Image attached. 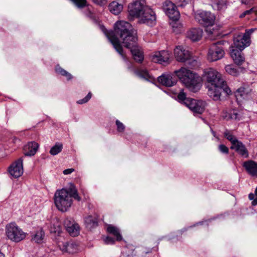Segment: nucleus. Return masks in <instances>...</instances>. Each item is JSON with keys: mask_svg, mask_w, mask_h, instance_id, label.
<instances>
[{"mask_svg": "<svg viewBox=\"0 0 257 257\" xmlns=\"http://www.w3.org/2000/svg\"><path fill=\"white\" fill-rule=\"evenodd\" d=\"M44 236V231L42 229H40L36 231L35 234L33 236L32 239L37 243H41L43 241Z\"/></svg>", "mask_w": 257, "mask_h": 257, "instance_id": "29", "label": "nucleus"}, {"mask_svg": "<svg viewBox=\"0 0 257 257\" xmlns=\"http://www.w3.org/2000/svg\"><path fill=\"white\" fill-rule=\"evenodd\" d=\"M202 33V30L199 28H192L187 32L186 35L187 38L195 42L201 39Z\"/></svg>", "mask_w": 257, "mask_h": 257, "instance_id": "20", "label": "nucleus"}, {"mask_svg": "<svg viewBox=\"0 0 257 257\" xmlns=\"http://www.w3.org/2000/svg\"><path fill=\"white\" fill-rule=\"evenodd\" d=\"M174 73L190 91L196 92L200 90L201 78L196 73L183 67L175 71Z\"/></svg>", "mask_w": 257, "mask_h": 257, "instance_id": "4", "label": "nucleus"}, {"mask_svg": "<svg viewBox=\"0 0 257 257\" xmlns=\"http://www.w3.org/2000/svg\"><path fill=\"white\" fill-rule=\"evenodd\" d=\"M135 73L139 77L147 80H150L151 76L148 71L145 69H139L135 71Z\"/></svg>", "mask_w": 257, "mask_h": 257, "instance_id": "31", "label": "nucleus"}, {"mask_svg": "<svg viewBox=\"0 0 257 257\" xmlns=\"http://www.w3.org/2000/svg\"><path fill=\"white\" fill-rule=\"evenodd\" d=\"M70 230H71L72 231L74 232V233H72L71 232H68L71 236H76L79 234L80 227L78 224L71 227Z\"/></svg>", "mask_w": 257, "mask_h": 257, "instance_id": "40", "label": "nucleus"}, {"mask_svg": "<svg viewBox=\"0 0 257 257\" xmlns=\"http://www.w3.org/2000/svg\"><path fill=\"white\" fill-rule=\"evenodd\" d=\"M248 174L253 177H257V163L253 161L244 162L243 164Z\"/></svg>", "mask_w": 257, "mask_h": 257, "instance_id": "21", "label": "nucleus"}, {"mask_svg": "<svg viewBox=\"0 0 257 257\" xmlns=\"http://www.w3.org/2000/svg\"><path fill=\"white\" fill-rule=\"evenodd\" d=\"M162 8L165 14L172 21H178L180 18V13L176 5L170 1H166L163 4Z\"/></svg>", "mask_w": 257, "mask_h": 257, "instance_id": "11", "label": "nucleus"}, {"mask_svg": "<svg viewBox=\"0 0 257 257\" xmlns=\"http://www.w3.org/2000/svg\"><path fill=\"white\" fill-rule=\"evenodd\" d=\"M214 9L218 11L224 10L227 8V0H211Z\"/></svg>", "mask_w": 257, "mask_h": 257, "instance_id": "26", "label": "nucleus"}, {"mask_svg": "<svg viewBox=\"0 0 257 257\" xmlns=\"http://www.w3.org/2000/svg\"><path fill=\"white\" fill-rule=\"evenodd\" d=\"M174 55L178 61L186 62L191 68H194L197 66V61L192 57L190 52L182 46H177L174 49Z\"/></svg>", "mask_w": 257, "mask_h": 257, "instance_id": "6", "label": "nucleus"}, {"mask_svg": "<svg viewBox=\"0 0 257 257\" xmlns=\"http://www.w3.org/2000/svg\"><path fill=\"white\" fill-rule=\"evenodd\" d=\"M74 171V169L73 168L67 169L64 170L63 173L65 175H68V174H71Z\"/></svg>", "mask_w": 257, "mask_h": 257, "instance_id": "49", "label": "nucleus"}, {"mask_svg": "<svg viewBox=\"0 0 257 257\" xmlns=\"http://www.w3.org/2000/svg\"><path fill=\"white\" fill-rule=\"evenodd\" d=\"M251 204L253 206H255V205H257V197L255 198V199H254L252 202H251Z\"/></svg>", "mask_w": 257, "mask_h": 257, "instance_id": "52", "label": "nucleus"}, {"mask_svg": "<svg viewBox=\"0 0 257 257\" xmlns=\"http://www.w3.org/2000/svg\"><path fill=\"white\" fill-rule=\"evenodd\" d=\"M128 43H130V46L125 47L130 49L135 61L138 62H142L144 59V57L142 52L137 45V41H136L134 43H133V44H131V41Z\"/></svg>", "mask_w": 257, "mask_h": 257, "instance_id": "18", "label": "nucleus"}, {"mask_svg": "<svg viewBox=\"0 0 257 257\" xmlns=\"http://www.w3.org/2000/svg\"><path fill=\"white\" fill-rule=\"evenodd\" d=\"M254 194H255V195L257 196V187H256V188L255 189Z\"/></svg>", "mask_w": 257, "mask_h": 257, "instance_id": "55", "label": "nucleus"}, {"mask_svg": "<svg viewBox=\"0 0 257 257\" xmlns=\"http://www.w3.org/2000/svg\"><path fill=\"white\" fill-rule=\"evenodd\" d=\"M252 11V9L246 10L244 11L242 14H241L240 16V18L244 17L246 15L249 14Z\"/></svg>", "mask_w": 257, "mask_h": 257, "instance_id": "50", "label": "nucleus"}, {"mask_svg": "<svg viewBox=\"0 0 257 257\" xmlns=\"http://www.w3.org/2000/svg\"><path fill=\"white\" fill-rule=\"evenodd\" d=\"M158 82L167 87H171L174 85L177 80L170 75H162L158 78Z\"/></svg>", "mask_w": 257, "mask_h": 257, "instance_id": "22", "label": "nucleus"}, {"mask_svg": "<svg viewBox=\"0 0 257 257\" xmlns=\"http://www.w3.org/2000/svg\"><path fill=\"white\" fill-rule=\"evenodd\" d=\"M170 53L168 51H157L152 55V61L162 65H167L170 63Z\"/></svg>", "mask_w": 257, "mask_h": 257, "instance_id": "13", "label": "nucleus"}, {"mask_svg": "<svg viewBox=\"0 0 257 257\" xmlns=\"http://www.w3.org/2000/svg\"><path fill=\"white\" fill-rule=\"evenodd\" d=\"M39 148V145L35 141L29 142L24 147L25 156H33L36 154Z\"/></svg>", "mask_w": 257, "mask_h": 257, "instance_id": "19", "label": "nucleus"}, {"mask_svg": "<svg viewBox=\"0 0 257 257\" xmlns=\"http://www.w3.org/2000/svg\"><path fill=\"white\" fill-rule=\"evenodd\" d=\"M212 133L213 134V135L215 137V133L214 132V131H212Z\"/></svg>", "mask_w": 257, "mask_h": 257, "instance_id": "56", "label": "nucleus"}, {"mask_svg": "<svg viewBox=\"0 0 257 257\" xmlns=\"http://www.w3.org/2000/svg\"><path fill=\"white\" fill-rule=\"evenodd\" d=\"M218 150L221 153L225 154H228L229 152L228 148L222 144L219 145Z\"/></svg>", "mask_w": 257, "mask_h": 257, "instance_id": "43", "label": "nucleus"}, {"mask_svg": "<svg viewBox=\"0 0 257 257\" xmlns=\"http://www.w3.org/2000/svg\"><path fill=\"white\" fill-rule=\"evenodd\" d=\"M62 144L60 143H56L50 150V154L53 156L56 155L62 151Z\"/></svg>", "mask_w": 257, "mask_h": 257, "instance_id": "33", "label": "nucleus"}, {"mask_svg": "<svg viewBox=\"0 0 257 257\" xmlns=\"http://www.w3.org/2000/svg\"><path fill=\"white\" fill-rule=\"evenodd\" d=\"M230 56L234 63L237 65H241L244 61V57L242 56L241 51L234 48H231Z\"/></svg>", "mask_w": 257, "mask_h": 257, "instance_id": "24", "label": "nucleus"}, {"mask_svg": "<svg viewBox=\"0 0 257 257\" xmlns=\"http://www.w3.org/2000/svg\"><path fill=\"white\" fill-rule=\"evenodd\" d=\"M58 246L60 250L63 252L74 253L76 252L78 250V245L75 242L72 241L69 242H60Z\"/></svg>", "mask_w": 257, "mask_h": 257, "instance_id": "16", "label": "nucleus"}, {"mask_svg": "<svg viewBox=\"0 0 257 257\" xmlns=\"http://www.w3.org/2000/svg\"><path fill=\"white\" fill-rule=\"evenodd\" d=\"M108 9L110 13L113 15H117L122 11L123 6L116 1H113L109 4Z\"/></svg>", "mask_w": 257, "mask_h": 257, "instance_id": "25", "label": "nucleus"}, {"mask_svg": "<svg viewBox=\"0 0 257 257\" xmlns=\"http://www.w3.org/2000/svg\"><path fill=\"white\" fill-rule=\"evenodd\" d=\"M139 22L140 23L146 24L150 26H153L156 24V17L153 10L146 7L142 14Z\"/></svg>", "mask_w": 257, "mask_h": 257, "instance_id": "12", "label": "nucleus"}, {"mask_svg": "<svg viewBox=\"0 0 257 257\" xmlns=\"http://www.w3.org/2000/svg\"><path fill=\"white\" fill-rule=\"evenodd\" d=\"M86 15L87 16L90 17V18H92V13H91V12L90 11V10H88V12L86 14Z\"/></svg>", "mask_w": 257, "mask_h": 257, "instance_id": "53", "label": "nucleus"}, {"mask_svg": "<svg viewBox=\"0 0 257 257\" xmlns=\"http://www.w3.org/2000/svg\"><path fill=\"white\" fill-rule=\"evenodd\" d=\"M115 124L117 126V131L118 132L122 133L124 132L125 130V126L122 122H121L118 120H116L115 121Z\"/></svg>", "mask_w": 257, "mask_h": 257, "instance_id": "41", "label": "nucleus"}, {"mask_svg": "<svg viewBox=\"0 0 257 257\" xmlns=\"http://www.w3.org/2000/svg\"><path fill=\"white\" fill-rule=\"evenodd\" d=\"M177 99L179 102L184 104L194 114H201L203 113L206 106L205 101L187 97L183 90L178 93Z\"/></svg>", "mask_w": 257, "mask_h": 257, "instance_id": "5", "label": "nucleus"}, {"mask_svg": "<svg viewBox=\"0 0 257 257\" xmlns=\"http://www.w3.org/2000/svg\"><path fill=\"white\" fill-rule=\"evenodd\" d=\"M256 29L255 28H252L249 30H246V32L244 34H242L243 36H245V38L246 39H250V35L255 31Z\"/></svg>", "mask_w": 257, "mask_h": 257, "instance_id": "47", "label": "nucleus"}, {"mask_svg": "<svg viewBox=\"0 0 257 257\" xmlns=\"http://www.w3.org/2000/svg\"><path fill=\"white\" fill-rule=\"evenodd\" d=\"M72 198L80 201L81 200L75 186L70 183L67 189H62L55 194L54 201L57 208L62 212L66 211L72 203Z\"/></svg>", "mask_w": 257, "mask_h": 257, "instance_id": "3", "label": "nucleus"}, {"mask_svg": "<svg viewBox=\"0 0 257 257\" xmlns=\"http://www.w3.org/2000/svg\"><path fill=\"white\" fill-rule=\"evenodd\" d=\"M84 223L87 228L91 229L97 226V219L92 216H88L84 219Z\"/></svg>", "mask_w": 257, "mask_h": 257, "instance_id": "28", "label": "nucleus"}, {"mask_svg": "<svg viewBox=\"0 0 257 257\" xmlns=\"http://www.w3.org/2000/svg\"><path fill=\"white\" fill-rule=\"evenodd\" d=\"M254 195L255 194H253V193H250L248 195V198L249 199V200H253L254 198Z\"/></svg>", "mask_w": 257, "mask_h": 257, "instance_id": "51", "label": "nucleus"}, {"mask_svg": "<svg viewBox=\"0 0 257 257\" xmlns=\"http://www.w3.org/2000/svg\"><path fill=\"white\" fill-rule=\"evenodd\" d=\"M92 94L91 92H89L87 96L83 99H80L77 101V103L80 104H82L87 102L89 99L91 98Z\"/></svg>", "mask_w": 257, "mask_h": 257, "instance_id": "42", "label": "nucleus"}, {"mask_svg": "<svg viewBox=\"0 0 257 257\" xmlns=\"http://www.w3.org/2000/svg\"><path fill=\"white\" fill-rule=\"evenodd\" d=\"M107 231L109 233L115 236L116 240L120 241L122 240V238L120 233L119 229L117 227L109 225L107 227Z\"/></svg>", "mask_w": 257, "mask_h": 257, "instance_id": "27", "label": "nucleus"}, {"mask_svg": "<svg viewBox=\"0 0 257 257\" xmlns=\"http://www.w3.org/2000/svg\"><path fill=\"white\" fill-rule=\"evenodd\" d=\"M0 257H5V254L0 251Z\"/></svg>", "mask_w": 257, "mask_h": 257, "instance_id": "54", "label": "nucleus"}, {"mask_svg": "<svg viewBox=\"0 0 257 257\" xmlns=\"http://www.w3.org/2000/svg\"><path fill=\"white\" fill-rule=\"evenodd\" d=\"M231 149L235 150L241 156L247 158L248 156L247 150L245 146L240 141H238L230 147Z\"/></svg>", "mask_w": 257, "mask_h": 257, "instance_id": "23", "label": "nucleus"}, {"mask_svg": "<svg viewBox=\"0 0 257 257\" xmlns=\"http://www.w3.org/2000/svg\"><path fill=\"white\" fill-rule=\"evenodd\" d=\"M93 3L101 7L104 6L107 4V0H92Z\"/></svg>", "mask_w": 257, "mask_h": 257, "instance_id": "44", "label": "nucleus"}, {"mask_svg": "<svg viewBox=\"0 0 257 257\" xmlns=\"http://www.w3.org/2000/svg\"><path fill=\"white\" fill-rule=\"evenodd\" d=\"M6 233L9 239L15 242H19L24 240L27 235L26 233L14 222L7 225Z\"/></svg>", "mask_w": 257, "mask_h": 257, "instance_id": "7", "label": "nucleus"}, {"mask_svg": "<svg viewBox=\"0 0 257 257\" xmlns=\"http://www.w3.org/2000/svg\"><path fill=\"white\" fill-rule=\"evenodd\" d=\"M55 71L57 73L63 76H65L68 80H70L72 78V76L70 73L63 69L58 65L56 66Z\"/></svg>", "mask_w": 257, "mask_h": 257, "instance_id": "32", "label": "nucleus"}, {"mask_svg": "<svg viewBox=\"0 0 257 257\" xmlns=\"http://www.w3.org/2000/svg\"><path fill=\"white\" fill-rule=\"evenodd\" d=\"M225 43L224 41H219L210 46L207 53V60L209 61H216L224 57L225 52L222 45Z\"/></svg>", "mask_w": 257, "mask_h": 257, "instance_id": "8", "label": "nucleus"}, {"mask_svg": "<svg viewBox=\"0 0 257 257\" xmlns=\"http://www.w3.org/2000/svg\"><path fill=\"white\" fill-rule=\"evenodd\" d=\"M225 70L229 74L237 76L239 74L240 69H238L232 65H228L225 66Z\"/></svg>", "mask_w": 257, "mask_h": 257, "instance_id": "30", "label": "nucleus"}, {"mask_svg": "<svg viewBox=\"0 0 257 257\" xmlns=\"http://www.w3.org/2000/svg\"><path fill=\"white\" fill-rule=\"evenodd\" d=\"M128 43H130V46L125 47L130 49L135 61L138 62H142L144 59V57L142 52L137 45V41H136L134 43H133V44H131V41Z\"/></svg>", "mask_w": 257, "mask_h": 257, "instance_id": "17", "label": "nucleus"}, {"mask_svg": "<svg viewBox=\"0 0 257 257\" xmlns=\"http://www.w3.org/2000/svg\"><path fill=\"white\" fill-rule=\"evenodd\" d=\"M256 29L255 28H252L249 30H246V32L244 34H242L243 36H245V38L246 39H250V35L255 31Z\"/></svg>", "mask_w": 257, "mask_h": 257, "instance_id": "46", "label": "nucleus"}, {"mask_svg": "<svg viewBox=\"0 0 257 257\" xmlns=\"http://www.w3.org/2000/svg\"><path fill=\"white\" fill-rule=\"evenodd\" d=\"M247 90L243 87L239 88L235 92L236 97H240L244 98L247 94Z\"/></svg>", "mask_w": 257, "mask_h": 257, "instance_id": "39", "label": "nucleus"}, {"mask_svg": "<svg viewBox=\"0 0 257 257\" xmlns=\"http://www.w3.org/2000/svg\"><path fill=\"white\" fill-rule=\"evenodd\" d=\"M144 0H138L128 6V18L130 20L135 18H140L144 10L146 9Z\"/></svg>", "mask_w": 257, "mask_h": 257, "instance_id": "9", "label": "nucleus"}, {"mask_svg": "<svg viewBox=\"0 0 257 257\" xmlns=\"http://www.w3.org/2000/svg\"><path fill=\"white\" fill-rule=\"evenodd\" d=\"M204 77L207 81V94L214 100H220L222 92L226 95L230 94L231 90L227 86L226 82L222 78L221 74L216 70L208 69L205 72Z\"/></svg>", "mask_w": 257, "mask_h": 257, "instance_id": "2", "label": "nucleus"}, {"mask_svg": "<svg viewBox=\"0 0 257 257\" xmlns=\"http://www.w3.org/2000/svg\"><path fill=\"white\" fill-rule=\"evenodd\" d=\"M250 42V39H246L242 34H238L234 37L233 44L230 48L242 51L249 45Z\"/></svg>", "mask_w": 257, "mask_h": 257, "instance_id": "14", "label": "nucleus"}, {"mask_svg": "<svg viewBox=\"0 0 257 257\" xmlns=\"http://www.w3.org/2000/svg\"><path fill=\"white\" fill-rule=\"evenodd\" d=\"M23 159L19 158L9 167L10 175L15 178H19L24 172Z\"/></svg>", "mask_w": 257, "mask_h": 257, "instance_id": "15", "label": "nucleus"}, {"mask_svg": "<svg viewBox=\"0 0 257 257\" xmlns=\"http://www.w3.org/2000/svg\"><path fill=\"white\" fill-rule=\"evenodd\" d=\"M104 241L106 244H114L115 240L113 238L110 236H107L105 237Z\"/></svg>", "mask_w": 257, "mask_h": 257, "instance_id": "48", "label": "nucleus"}, {"mask_svg": "<svg viewBox=\"0 0 257 257\" xmlns=\"http://www.w3.org/2000/svg\"><path fill=\"white\" fill-rule=\"evenodd\" d=\"M178 21H173L171 25L174 32L176 34L180 33L183 30V26L181 24L178 23Z\"/></svg>", "mask_w": 257, "mask_h": 257, "instance_id": "35", "label": "nucleus"}, {"mask_svg": "<svg viewBox=\"0 0 257 257\" xmlns=\"http://www.w3.org/2000/svg\"><path fill=\"white\" fill-rule=\"evenodd\" d=\"M256 29L255 28H252L249 30H246V32L244 34H242L243 36H245V38L246 39H250V35L255 31Z\"/></svg>", "mask_w": 257, "mask_h": 257, "instance_id": "45", "label": "nucleus"}, {"mask_svg": "<svg viewBox=\"0 0 257 257\" xmlns=\"http://www.w3.org/2000/svg\"><path fill=\"white\" fill-rule=\"evenodd\" d=\"M107 36L116 51L124 59L125 55L118 37L122 40L124 47L130 46V43L128 42L131 41V44H133L138 41L136 31L132 28L130 23L123 21L116 22L114 25V32L109 34Z\"/></svg>", "mask_w": 257, "mask_h": 257, "instance_id": "1", "label": "nucleus"}, {"mask_svg": "<svg viewBox=\"0 0 257 257\" xmlns=\"http://www.w3.org/2000/svg\"><path fill=\"white\" fill-rule=\"evenodd\" d=\"M224 117L227 119H232L235 120H239L240 117V114L236 110L230 111V112L228 114H226Z\"/></svg>", "mask_w": 257, "mask_h": 257, "instance_id": "36", "label": "nucleus"}, {"mask_svg": "<svg viewBox=\"0 0 257 257\" xmlns=\"http://www.w3.org/2000/svg\"><path fill=\"white\" fill-rule=\"evenodd\" d=\"M194 18L196 21L204 27L212 26L215 20V17L213 14L205 11L197 12L195 13Z\"/></svg>", "mask_w": 257, "mask_h": 257, "instance_id": "10", "label": "nucleus"}, {"mask_svg": "<svg viewBox=\"0 0 257 257\" xmlns=\"http://www.w3.org/2000/svg\"><path fill=\"white\" fill-rule=\"evenodd\" d=\"M79 9H83L88 6L87 0H70Z\"/></svg>", "mask_w": 257, "mask_h": 257, "instance_id": "37", "label": "nucleus"}, {"mask_svg": "<svg viewBox=\"0 0 257 257\" xmlns=\"http://www.w3.org/2000/svg\"><path fill=\"white\" fill-rule=\"evenodd\" d=\"M224 136L225 138H226L229 141H230L233 146L235 143H236L238 140L233 136L229 131L226 130L224 133Z\"/></svg>", "mask_w": 257, "mask_h": 257, "instance_id": "38", "label": "nucleus"}, {"mask_svg": "<svg viewBox=\"0 0 257 257\" xmlns=\"http://www.w3.org/2000/svg\"><path fill=\"white\" fill-rule=\"evenodd\" d=\"M64 223L67 232H71L72 233H74V232L72 231L71 230H70L71 227L78 224L71 218H66L64 220Z\"/></svg>", "mask_w": 257, "mask_h": 257, "instance_id": "34", "label": "nucleus"}]
</instances>
